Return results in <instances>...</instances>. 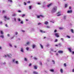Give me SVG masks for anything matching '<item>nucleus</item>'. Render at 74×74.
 <instances>
[{"label":"nucleus","instance_id":"obj_51","mask_svg":"<svg viewBox=\"0 0 74 74\" xmlns=\"http://www.w3.org/2000/svg\"><path fill=\"white\" fill-rule=\"evenodd\" d=\"M5 26H6L7 27H8V25H7V24L5 25Z\"/></svg>","mask_w":74,"mask_h":74},{"label":"nucleus","instance_id":"obj_6","mask_svg":"<svg viewBox=\"0 0 74 74\" xmlns=\"http://www.w3.org/2000/svg\"><path fill=\"white\" fill-rule=\"evenodd\" d=\"M63 52V51H58V53H62Z\"/></svg>","mask_w":74,"mask_h":74},{"label":"nucleus","instance_id":"obj_4","mask_svg":"<svg viewBox=\"0 0 74 74\" xmlns=\"http://www.w3.org/2000/svg\"><path fill=\"white\" fill-rule=\"evenodd\" d=\"M59 34L58 33H56L55 34V36L57 37H59V36L58 35Z\"/></svg>","mask_w":74,"mask_h":74},{"label":"nucleus","instance_id":"obj_58","mask_svg":"<svg viewBox=\"0 0 74 74\" xmlns=\"http://www.w3.org/2000/svg\"><path fill=\"white\" fill-rule=\"evenodd\" d=\"M61 40H62V41H63V38H61Z\"/></svg>","mask_w":74,"mask_h":74},{"label":"nucleus","instance_id":"obj_19","mask_svg":"<svg viewBox=\"0 0 74 74\" xmlns=\"http://www.w3.org/2000/svg\"><path fill=\"white\" fill-rule=\"evenodd\" d=\"M5 11L4 10H3L2 11V13L3 14H4V13H5Z\"/></svg>","mask_w":74,"mask_h":74},{"label":"nucleus","instance_id":"obj_38","mask_svg":"<svg viewBox=\"0 0 74 74\" xmlns=\"http://www.w3.org/2000/svg\"><path fill=\"white\" fill-rule=\"evenodd\" d=\"M18 21H21V19L20 18H18Z\"/></svg>","mask_w":74,"mask_h":74},{"label":"nucleus","instance_id":"obj_56","mask_svg":"<svg viewBox=\"0 0 74 74\" xmlns=\"http://www.w3.org/2000/svg\"><path fill=\"white\" fill-rule=\"evenodd\" d=\"M47 28H49L50 27H49V26H47Z\"/></svg>","mask_w":74,"mask_h":74},{"label":"nucleus","instance_id":"obj_16","mask_svg":"<svg viewBox=\"0 0 74 74\" xmlns=\"http://www.w3.org/2000/svg\"><path fill=\"white\" fill-rule=\"evenodd\" d=\"M16 14H13L12 15V16H16Z\"/></svg>","mask_w":74,"mask_h":74},{"label":"nucleus","instance_id":"obj_31","mask_svg":"<svg viewBox=\"0 0 74 74\" xmlns=\"http://www.w3.org/2000/svg\"><path fill=\"white\" fill-rule=\"evenodd\" d=\"M9 46H10V47H12V45H11V44L9 43Z\"/></svg>","mask_w":74,"mask_h":74},{"label":"nucleus","instance_id":"obj_34","mask_svg":"<svg viewBox=\"0 0 74 74\" xmlns=\"http://www.w3.org/2000/svg\"><path fill=\"white\" fill-rule=\"evenodd\" d=\"M21 24H23V21H21Z\"/></svg>","mask_w":74,"mask_h":74},{"label":"nucleus","instance_id":"obj_3","mask_svg":"<svg viewBox=\"0 0 74 74\" xmlns=\"http://www.w3.org/2000/svg\"><path fill=\"white\" fill-rule=\"evenodd\" d=\"M68 49L69 50V51L70 52H72V51L71 50V48H68Z\"/></svg>","mask_w":74,"mask_h":74},{"label":"nucleus","instance_id":"obj_39","mask_svg":"<svg viewBox=\"0 0 74 74\" xmlns=\"http://www.w3.org/2000/svg\"><path fill=\"white\" fill-rule=\"evenodd\" d=\"M16 35H17L18 34V32H15Z\"/></svg>","mask_w":74,"mask_h":74},{"label":"nucleus","instance_id":"obj_18","mask_svg":"<svg viewBox=\"0 0 74 74\" xmlns=\"http://www.w3.org/2000/svg\"><path fill=\"white\" fill-rule=\"evenodd\" d=\"M32 47H33V48H34L36 47V45H33Z\"/></svg>","mask_w":74,"mask_h":74},{"label":"nucleus","instance_id":"obj_60","mask_svg":"<svg viewBox=\"0 0 74 74\" xmlns=\"http://www.w3.org/2000/svg\"><path fill=\"white\" fill-rule=\"evenodd\" d=\"M3 23L2 22H0V24H2Z\"/></svg>","mask_w":74,"mask_h":74},{"label":"nucleus","instance_id":"obj_63","mask_svg":"<svg viewBox=\"0 0 74 74\" xmlns=\"http://www.w3.org/2000/svg\"><path fill=\"white\" fill-rule=\"evenodd\" d=\"M55 46L56 47L58 46V45H55Z\"/></svg>","mask_w":74,"mask_h":74},{"label":"nucleus","instance_id":"obj_64","mask_svg":"<svg viewBox=\"0 0 74 74\" xmlns=\"http://www.w3.org/2000/svg\"><path fill=\"white\" fill-rule=\"evenodd\" d=\"M73 72H74V69H73Z\"/></svg>","mask_w":74,"mask_h":74},{"label":"nucleus","instance_id":"obj_8","mask_svg":"<svg viewBox=\"0 0 74 74\" xmlns=\"http://www.w3.org/2000/svg\"><path fill=\"white\" fill-rule=\"evenodd\" d=\"M40 32L42 33H45V31H43V30H40Z\"/></svg>","mask_w":74,"mask_h":74},{"label":"nucleus","instance_id":"obj_44","mask_svg":"<svg viewBox=\"0 0 74 74\" xmlns=\"http://www.w3.org/2000/svg\"><path fill=\"white\" fill-rule=\"evenodd\" d=\"M52 62H53V64H55V61L53 60H52Z\"/></svg>","mask_w":74,"mask_h":74},{"label":"nucleus","instance_id":"obj_52","mask_svg":"<svg viewBox=\"0 0 74 74\" xmlns=\"http://www.w3.org/2000/svg\"><path fill=\"white\" fill-rule=\"evenodd\" d=\"M40 17L41 16V17H43V16H42L41 15H40Z\"/></svg>","mask_w":74,"mask_h":74},{"label":"nucleus","instance_id":"obj_32","mask_svg":"<svg viewBox=\"0 0 74 74\" xmlns=\"http://www.w3.org/2000/svg\"><path fill=\"white\" fill-rule=\"evenodd\" d=\"M29 44H30V42H27L26 43V44H27V45H29Z\"/></svg>","mask_w":74,"mask_h":74},{"label":"nucleus","instance_id":"obj_54","mask_svg":"<svg viewBox=\"0 0 74 74\" xmlns=\"http://www.w3.org/2000/svg\"><path fill=\"white\" fill-rule=\"evenodd\" d=\"M7 56H8V57H10V55L8 54L7 55Z\"/></svg>","mask_w":74,"mask_h":74},{"label":"nucleus","instance_id":"obj_57","mask_svg":"<svg viewBox=\"0 0 74 74\" xmlns=\"http://www.w3.org/2000/svg\"><path fill=\"white\" fill-rule=\"evenodd\" d=\"M8 37H10V34H8Z\"/></svg>","mask_w":74,"mask_h":74},{"label":"nucleus","instance_id":"obj_48","mask_svg":"<svg viewBox=\"0 0 74 74\" xmlns=\"http://www.w3.org/2000/svg\"><path fill=\"white\" fill-rule=\"evenodd\" d=\"M60 29V30L62 29H63V28H62V27H60L59 28Z\"/></svg>","mask_w":74,"mask_h":74},{"label":"nucleus","instance_id":"obj_42","mask_svg":"<svg viewBox=\"0 0 74 74\" xmlns=\"http://www.w3.org/2000/svg\"><path fill=\"white\" fill-rule=\"evenodd\" d=\"M29 9H31V8H32V6H29Z\"/></svg>","mask_w":74,"mask_h":74},{"label":"nucleus","instance_id":"obj_1","mask_svg":"<svg viewBox=\"0 0 74 74\" xmlns=\"http://www.w3.org/2000/svg\"><path fill=\"white\" fill-rule=\"evenodd\" d=\"M57 10V7L55 6L53 8V9L51 11L52 13H53V12H55Z\"/></svg>","mask_w":74,"mask_h":74},{"label":"nucleus","instance_id":"obj_23","mask_svg":"<svg viewBox=\"0 0 74 74\" xmlns=\"http://www.w3.org/2000/svg\"><path fill=\"white\" fill-rule=\"evenodd\" d=\"M25 14H23V15H22V17H23L24 16H25Z\"/></svg>","mask_w":74,"mask_h":74},{"label":"nucleus","instance_id":"obj_25","mask_svg":"<svg viewBox=\"0 0 74 74\" xmlns=\"http://www.w3.org/2000/svg\"><path fill=\"white\" fill-rule=\"evenodd\" d=\"M29 47H27L26 48V49L27 50V51H29Z\"/></svg>","mask_w":74,"mask_h":74},{"label":"nucleus","instance_id":"obj_27","mask_svg":"<svg viewBox=\"0 0 74 74\" xmlns=\"http://www.w3.org/2000/svg\"><path fill=\"white\" fill-rule=\"evenodd\" d=\"M4 18H5V19H7V16H4Z\"/></svg>","mask_w":74,"mask_h":74},{"label":"nucleus","instance_id":"obj_10","mask_svg":"<svg viewBox=\"0 0 74 74\" xmlns=\"http://www.w3.org/2000/svg\"><path fill=\"white\" fill-rule=\"evenodd\" d=\"M33 73L34 74H38V72H37L36 71H34Z\"/></svg>","mask_w":74,"mask_h":74},{"label":"nucleus","instance_id":"obj_50","mask_svg":"<svg viewBox=\"0 0 74 74\" xmlns=\"http://www.w3.org/2000/svg\"><path fill=\"white\" fill-rule=\"evenodd\" d=\"M66 16H64V19H66Z\"/></svg>","mask_w":74,"mask_h":74},{"label":"nucleus","instance_id":"obj_15","mask_svg":"<svg viewBox=\"0 0 74 74\" xmlns=\"http://www.w3.org/2000/svg\"><path fill=\"white\" fill-rule=\"evenodd\" d=\"M21 51L22 52H23V48H21Z\"/></svg>","mask_w":74,"mask_h":74},{"label":"nucleus","instance_id":"obj_53","mask_svg":"<svg viewBox=\"0 0 74 74\" xmlns=\"http://www.w3.org/2000/svg\"><path fill=\"white\" fill-rule=\"evenodd\" d=\"M69 9H70V10H71V7H69Z\"/></svg>","mask_w":74,"mask_h":74},{"label":"nucleus","instance_id":"obj_17","mask_svg":"<svg viewBox=\"0 0 74 74\" xmlns=\"http://www.w3.org/2000/svg\"><path fill=\"white\" fill-rule=\"evenodd\" d=\"M40 15L37 16V18H40Z\"/></svg>","mask_w":74,"mask_h":74},{"label":"nucleus","instance_id":"obj_47","mask_svg":"<svg viewBox=\"0 0 74 74\" xmlns=\"http://www.w3.org/2000/svg\"><path fill=\"white\" fill-rule=\"evenodd\" d=\"M31 3V2H30V1H28L27 2L28 3Z\"/></svg>","mask_w":74,"mask_h":74},{"label":"nucleus","instance_id":"obj_11","mask_svg":"<svg viewBox=\"0 0 74 74\" xmlns=\"http://www.w3.org/2000/svg\"><path fill=\"white\" fill-rule=\"evenodd\" d=\"M60 71L61 73H63V69H60Z\"/></svg>","mask_w":74,"mask_h":74},{"label":"nucleus","instance_id":"obj_22","mask_svg":"<svg viewBox=\"0 0 74 74\" xmlns=\"http://www.w3.org/2000/svg\"><path fill=\"white\" fill-rule=\"evenodd\" d=\"M51 71H52V72H53L54 71V70L53 69H50Z\"/></svg>","mask_w":74,"mask_h":74},{"label":"nucleus","instance_id":"obj_26","mask_svg":"<svg viewBox=\"0 0 74 74\" xmlns=\"http://www.w3.org/2000/svg\"><path fill=\"white\" fill-rule=\"evenodd\" d=\"M8 1L10 2H11V3H12V0H8Z\"/></svg>","mask_w":74,"mask_h":74},{"label":"nucleus","instance_id":"obj_14","mask_svg":"<svg viewBox=\"0 0 74 74\" xmlns=\"http://www.w3.org/2000/svg\"><path fill=\"white\" fill-rule=\"evenodd\" d=\"M40 46L41 48H42V49H43V46L42 45H41V44H40Z\"/></svg>","mask_w":74,"mask_h":74},{"label":"nucleus","instance_id":"obj_28","mask_svg":"<svg viewBox=\"0 0 74 74\" xmlns=\"http://www.w3.org/2000/svg\"><path fill=\"white\" fill-rule=\"evenodd\" d=\"M18 12L21 13V10H18Z\"/></svg>","mask_w":74,"mask_h":74},{"label":"nucleus","instance_id":"obj_13","mask_svg":"<svg viewBox=\"0 0 74 74\" xmlns=\"http://www.w3.org/2000/svg\"><path fill=\"white\" fill-rule=\"evenodd\" d=\"M48 22L47 21H46L45 23V25H47V24H48Z\"/></svg>","mask_w":74,"mask_h":74},{"label":"nucleus","instance_id":"obj_49","mask_svg":"<svg viewBox=\"0 0 74 74\" xmlns=\"http://www.w3.org/2000/svg\"><path fill=\"white\" fill-rule=\"evenodd\" d=\"M49 46V44H47V47H48Z\"/></svg>","mask_w":74,"mask_h":74},{"label":"nucleus","instance_id":"obj_7","mask_svg":"<svg viewBox=\"0 0 74 74\" xmlns=\"http://www.w3.org/2000/svg\"><path fill=\"white\" fill-rule=\"evenodd\" d=\"M52 5V3H51L50 4L47 5V7H49L51 6V5Z\"/></svg>","mask_w":74,"mask_h":74},{"label":"nucleus","instance_id":"obj_40","mask_svg":"<svg viewBox=\"0 0 74 74\" xmlns=\"http://www.w3.org/2000/svg\"><path fill=\"white\" fill-rule=\"evenodd\" d=\"M34 59L35 60H37V58L36 57L34 58Z\"/></svg>","mask_w":74,"mask_h":74},{"label":"nucleus","instance_id":"obj_12","mask_svg":"<svg viewBox=\"0 0 74 74\" xmlns=\"http://www.w3.org/2000/svg\"><path fill=\"white\" fill-rule=\"evenodd\" d=\"M71 33H74V30H73V29H71Z\"/></svg>","mask_w":74,"mask_h":74},{"label":"nucleus","instance_id":"obj_35","mask_svg":"<svg viewBox=\"0 0 74 74\" xmlns=\"http://www.w3.org/2000/svg\"><path fill=\"white\" fill-rule=\"evenodd\" d=\"M57 41H58V40L57 39H56L55 41V42H57Z\"/></svg>","mask_w":74,"mask_h":74},{"label":"nucleus","instance_id":"obj_41","mask_svg":"<svg viewBox=\"0 0 74 74\" xmlns=\"http://www.w3.org/2000/svg\"><path fill=\"white\" fill-rule=\"evenodd\" d=\"M7 19L8 20H10V18H7V19Z\"/></svg>","mask_w":74,"mask_h":74},{"label":"nucleus","instance_id":"obj_9","mask_svg":"<svg viewBox=\"0 0 74 74\" xmlns=\"http://www.w3.org/2000/svg\"><path fill=\"white\" fill-rule=\"evenodd\" d=\"M34 69L36 70L37 69V66H34Z\"/></svg>","mask_w":74,"mask_h":74},{"label":"nucleus","instance_id":"obj_2","mask_svg":"<svg viewBox=\"0 0 74 74\" xmlns=\"http://www.w3.org/2000/svg\"><path fill=\"white\" fill-rule=\"evenodd\" d=\"M60 12H58L57 13V14H58V15H57V16H60L61 15V14H60Z\"/></svg>","mask_w":74,"mask_h":74},{"label":"nucleus","instance_id":"obj_20","mask_svg":"<svg viewBox=\"0 0 74 74\" xmlns=\"http://www.w3.org/2000/svg\"><path fill=\"white\" fill-rule=\"evenodd\" d=\"M0 32H1V34H3V32L2 31H0Z\"/></svg>","mask_w":74,"mask_h":74},{"label":"nucleus","instance_id":"obj_5","mask_svg":"<svg viewBox=\"0 0 74 74\" xmlns=\"http://www.w3.org/2000/svg\"><path fill=\"white\" fill-rule=\"evenodd\" d=\"M72 12H73V11H72V10H69L67 12V13H68L69 14L70 13H72Z\"/></svg>","mask_w":74,"mask_h":74},{"label":"nucleus","instance_id":"obj_59","mask_svg":"<svg viewBox=\"0 0 74 74\" xmlns=\"http://www.w3.org/2000/svg\"><path fill=\"white\" fill-rule=\"evenodd\" d=\"M15 61V59H14L13 60V62H14V61Z\"/></svg>","mask_w":74,"mask_h":74},{"label":"nucleus","instance_id":"obj_62","mask_svg":"<svg viewBox=\"0 0 74 74\" xmlns=\"http://www.w3.org/2000/svg\"><path fill=\"white\" fill-rule=\"evenodd\" d=\"M26 21H28V20L27 19H26Z\"/></svg>","mask_w":74,"mask_h":74},{"label":"nucleus","instance_id":"obj_46","mask_svg":"<svg viewBox=\"0 0 74 74\" xmlns=\"http://www.w3.org/2000/svg\"><path fill=\"white\" fill-rule=\"evenodd\" d=\"M16 64H18V62L16 61Z\"/></svg>","mask_w":74,"mask_h":74},{"label":"nucleus","instance_id":"obj_43","mask_svg":"<svg viewBox=\"0 0 74 74\" xmlns=\"http://www.w3.org/2000/svg\"><path fill=\"white\" fill-rule=\"evenodd\" d=\"M32 64H29V66H32Z\"/></svg>","mask_w":74,"mask_h":74},{"label":"nucleus","instance_id":"obj_29","mask_svg":"<svg viewBox=\"0 0 74 74\" xmlns=\"http://www.w3.org/2000/svg\"><path fill=\"white\" fill-rule=\"evenodd\" d=\"M66 37H68V38H70V36H66Z\"/></svg>","mask_w":74,"mask_h":74},{"label":"nucleus","instance_id":"obj_61","mask_svg":"<svg viewBox=\"0 0 74 74\" xmlns=\"http://www.w3.org/2000/svg\"><path fill=\"white\" fill-rule=\"evenodd\" d=\"M72 54H74V51H72Z\"/></svg>","mask_w":74,"mask_h":74},{"label":"nucleus","instance_id":"obj_45","mask_svg":"<svg viewBox=\"0 0 74 74\" xmlns=\"http://www.w3.org/2000/svg\"><path fill=\"white\" fill-rule=\"evenodd\" d=\"M41 23H38V25H41Z\"/></svg>","mask_w":74,"mask_h":74},{"label":"nucleus","instance_id":"obj_36","mask_svg":"<svg viewBox=\"0 0 74 74\" xmlns=\"http://www.w3.org/2000/svg\"><path fill=\"white\" fill-rule=\"evenodd\" d=\"M64 66H65V67H66V64L64 63Z\"/></svg>","mask_w":74,"mask_h":74},{"label":"nucleus","instance_id":"obj_55","mask_svg":"<svg viewBox=\"0 0 74 74\" xmlns=\"http://www.w3.org/2000/svg\"><path fill=\"white\" fill-rule=\"evenodd\" d=\"M24 4L25 5H26V2H24Z\"/></svg>","mask_w":74,"mask_h":74},{"label":"nucleus","instance_id":"obj_37","mask_svg":"<svg viewBox=\"0 0 74 74\" xmlns=\"http://www.w3.org/2000/svg\"><path fill=\"white\" fill-rule=\"evenodd\" d=\"M40 65H41L42 66V62H40Z\"/></svg>","mask_w":74,"mask_h":74},{"label":"nucleus","instance_id":"obj_24","mask_svg":"<svg viewBox=\"0 0 74 74\" xmlns=\"http://www.w3.org/2000/svg\"><path fill=\"white\" fill-rule=\"evenodd\" d=\"M1 37L2 38H4V36L1 35Z\"/></svg>","mask_w":74,"mask_h":74},{"label":"nucleus","instance_id":"obj_21","mask_svg":"<svg viewBox=\"0 0 74 74\" xmlns=\"http://www.w3.org/2000/svg\"><path fill=\"white\" fill-rule=\"evenodd\" d=\"M65 8H66L67 7V4H65Z\"/></svg>","mask_w":74,"mask_h":74},{"label":"nucleus","instance_id":"obj_33","mask_svg":"<svg viewBox=\"0 0 74 74\" xmlns=\"http://www.w3.org/2000/svg\"><path fill=\"white\" fill-rule=\"evenodd\" d=\"M57 32V30H56V29H55L54 31V33H56V32Z\"/></svg>","mask_w":74,"mask_h":74},{"label":"nucleus","instance_id":"obj_30","mask_svg":"<svg viewBox=\"0 0 74 74\" xmlns=\"http://www.w3.org/2000/svg\"><path fill=\"white\" fill-rule=\"evenodd\" d=\"M24 60H25V61H27V58H25L24 59Z\"/></svg>","mask_w":74,"mask_h":74}]
</instances>
